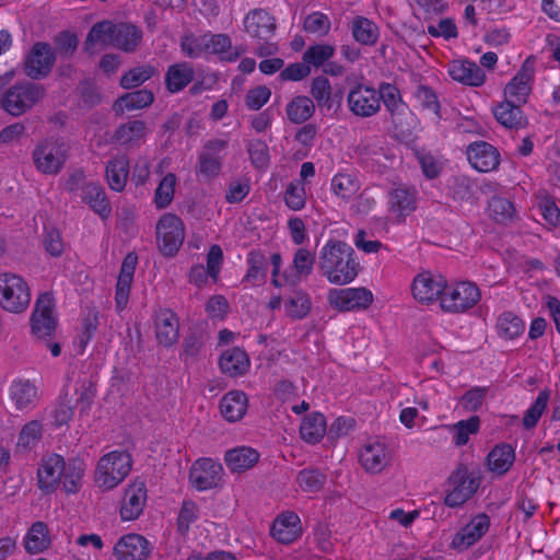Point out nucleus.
Listing matches in <instances>:
<instances>
[{
  "instance_id": "nucleus-1",
  "label": "nucleus",
  "mask_w": 560,
  "mask_h": 560,
  "mask_svg": "<svg viewBox=\"0 0 560 560\" xmlns=\"http://www.w3.org/2000/svg\"><path fill=\"white\" fill-rule=\"evenodd\" d=\"M318 269L334 284H347L360 270L354 249L346 242L329 240L320 249Z\"/></svg>"
},
{
  "instance_id": "nucleus-2",
  "label": "nucleus",
  "mask_w": 560,
  "mask_h": 560,
  "mask_svg": "<svg viewBox=\"0 0 560 560\" xmlns=\"http://www.w3.org/2000/svg\"><path fill=\"white\" fill-rule=\"evenodd\" d=\"M245 32L257 42V55L270 56L278 51L271 42L277 28L276 19L264 9L249 11L244 19Z\"/></svg>"
},
{
  "instance_id": "nucleus-3",
  "label": "nucleus",
  "mask_w": 560,
  "mask_h": 560,
  "mask_svg": "<svg viewBox=\"0 0 560 560\" xmlns=\"http://www.w3.org/2000/svg\"><path fill=\"white\" fill-rule=\"evenodd\" d=\"M481 299L479 288L470 281H446L441 295V308L445 313L462 314L472 308Z\"/></svg>"
},
{
  "instance_id": "nucleus-4",
  "label": "nucleus",
  "mask_w": 560,
  "mask_h": 560,
  "mask_svg": "<svg viewBox=\"0 0 560 560\" xmlns=\"http://www.w3.org/2000/svg\"><path fill=\"white\" fill-rule=\"evenodd\" d=\"M45 95V88L34 82L16 83L9 88L1 98L2 108L12 116L30 110Z\"/></svg>"
},
{
  "instance_id": "nucleus-5",
  "label": "nucleus",
  "mask_w": 560,
  "mask_h": 560,
  "mask_svg": "<svg viewBox=\"0 0 560 560\" xmlns=\"http://www.w3.org/2000/svg\"><path fill=\"white\" fill-rule=\"evenodd\" d=\"M131 469V456L127 452L113 451L97 464L95 479L100 487L113 489L120 483Z\"/></svg>"
},
{
  "instance_id": "nucleus-6",
  "label": "nucleus",
  "mask_w": 560,
  "mask_h": 560,
  "mask_svg": "<svg viewBox=\"0 0 560 560\" xmlns=\"http://www.w3.org/2000/svg\"><path fill=\"white\" fill-rule=\"evenodd\" d=\"M31 301L27 283L18 275H0V305L11 313L25 311Z\"/></svg>"
},
{
  "instance_id": "nucleus-7",
  "label": "nucleus",
  "mask_w": 560,
  "mask_h": 560,
  "mask_svg": "<svg viewBox=\"0 0 560 560\" xmlns=\"http://www.w3.org/2000/svg\"><path fill=\"white\" fill-rule=\"evenodd\" d=\"M185 238L183 221L173 213L162 215L156 224V241L164 256H174Z\"/></svg>"
},
{
  "instance_id": "nucleus-8",
  "label": "nucleus",
  "mask_w": 560,
  "mask_h": 560,
  "mask_svg": "<svg viewBox=\"0 0 560 560\" xmlns=\"http://www.w3.org/2000/svg\"><path fill=\"white\" fill-rule=\"evenodd\" d=\"M32 155L39 172L55 175L61 171L67 160V147L57 141L46 140L35 147Z\"/></svg>"
},
{
  "instance_id": "nucleus-9",
  "label": "nucleus",
  "mask_w": 560,
  "mask_h": 560,
  "mask_svg": "<svg viewBox=\"0 0 560 560\" xmlns=\"http://www.w3.org/2000/svg\"><path fill=\"white\" fill-rule=\"evenodd\" d=\"M54 299L49 293L39 295L31 316L32 334L37 339L51 337L57 327V319L52 315Z\"/></svg>"
},
{
  "instance_id": "nucleus-10",
  "label": "nucleus",
  "mask_w": 560,
  "mask_h": 560,
  "mask_svg": "<svg viewBox=\"0 0 560 560\" xmlns=\"http://www.w3.org/2000/svg\"><path fill=\"white\" fill-rule=\"evenodd\" d=\"M329 304L341 312L365 310L373 302V294L365 288L331 289L328 292Z\"/></svg>"
},
{
  "instance_id": "nucleus-11",
  "label": "nucleus",
  "mask_w": 560,
  "mask_h": 560,
  "mask_svg": "<svg viewBox=\"0 0 560 560\" xmlns=\"http://www.w3.org/2000/svg\"><path fill=\"white\" fill-rule=\"evenodd\" d=\"M56 60L55 52L49 44L35 43L24 60V73L33 79L46 78L51 71Z\"/></svg>"
},
{
  "instance_id": "nucleus-12",
  "label": "nucleus",
  "mask_w": 560,
  "mask_h": 560,
  "mask_svg": "<svg viewBox=\"0 0 560 560\" xmlns=\"http://www.w3.org/2000/svg\"><path fill=\"white\" fill-rule=\"evenodd\" d=\"M350 112L361 118L372 117L381 109L377 91L374 88L357 84L347 96Z\"/></svg>"
},
{
  "instance_id": "nucleus-13",
  "label": "nucleus",
  "mask_w": 560,
  "mask_h": 560,
  "mask_svg": "<svg viewBox=\"0 0 560 560\" xmlns=\"http://www.w3.org/2000/svg\"><path fill=\"white\" fill-rule=\"evenodd\" d=\"M446 280L431 272H421L413 278L411 292L415 300L422 304H431L439 300L445 290Z\"/></svg>"
},
{
  "instance_id": "nucleus-14",
  "label": "nucleus",
  "mask_w": 560,
  "mask_h": 560,
  "mask_svg": "<svg viewBox=\"0 0 560 560\" xmlns=\"http://www.w3.org/2000/svg\"><path fill=\"white\" fill-rule=\"evenodd\" d=\"M535 60L528 57L522 65L515 77L506 84L504 89L505 100L517 104H525L532 91L530 82L534 79Z\"/></svg>"
},
{
  "instance_id": "nucleus-15",
  "label": "nucleus",
  "mask_w": 560,
  "mask_h": 560,
  "mask_svg": "<svg viewBox=\"0 0 560 560\" xmlns=\"http://www.w3.org/2000/svg\"><path fill=\"white\" fill-rule=\"evenodd\" d=\"M222 465L211 458L195 462L190 469V481L199 491L217 488L221 482Z\"/></svg>"
},
{
  "instance_id": "nucleus-16",
  "label": "nucleus",
  "mask_w": 560,
  "mask_h": 560,
  "mask_svg": "<svg viewBox=\"0 0 560 560\" xmlns=\"http://www.w3.org/2000/svg\"><path fill=\"white\" fill-rule=\"evenodd\" d=\"M228 142L220 139L209 140L205 143L198 156V172L210 179L218 176L222 167L221 152Z\"/></svg>"
},
{
  "instance_id": "nucleus-17",
  "label": "nucleus",
  "mask_w": 560,
  "mask_h": 560,
  "mask_svg": "<svg viewBox=\"0 0 560 560\" xmlns=\"http://www.w3.org/2000/svg\"><path fill=\"white\" fill-rule=\"evenodd\" d=\"M466 153L470 165L479 172L493 171L500 164L499 151L485 141H476L469 144Z\"/></svg>"
},
{
  "instance_id": "nucleus-18",
  "label": "nucleus",
  "mask_w": 560,
  "mask_h": 560,
  "mask_svg": "<svg viewBox=\"0 0 560 560\" xmlns=\"http://www.w3.org/2000/svg\"><path fill=\"white\" fill-rule=\"evenodd\" d=\"M138 262V256L131 252L122 260L120 271L116 283L115 303L116 310L121 312L126 308L129 301V293L133 280V273Z\"/></svg>"
},
{
  "instance_id": "nucleus-19",
  "label": "nucleus",
  "mask_w": 560,
  "mask_h": 560,
  "mask_svg": "<svg viewBox=\"0 0 560 560\" xmlns=\"http://www.w3.org/2000/svg\"><path fill=\"white\" fill-rule=\"evenodd\" d=\"M150 552V542L138 534L122 536L114 547V553L119 560H145Z\"/></svg>"
},
{
  "instance_id": "nucleus-20",
  "label": "nucleus",
  "mask_w": 560,
  "mask_h": 560,
  "mask_svg": "<svg viewBox=\"0 0 560 560\" xmlns=\"http://www.w3.org/2000/svg\"><path fill=\"white\" fill-rule=\"evenodd\" d=\"M147 502V487L143 481H135L125 490L120 506L124 521H133L142 513Z\"/></svg>"
},
{
  "instance_id": "nucleus-21",
  "label": "nucleus",
  "mask_w": 560,
  "mask_h": 560,
  "mask_svg": "<svg viewBox=\"0 0 560 560\" xmlns=\"http://www.w3.org/2000/svg\"><path fill=\"white\" fill-rule=\"evenodd\" d=\"M154 324L155 336L160 345L171 347L178 340L179 320L172 310H160L155 314Z\"/></svg>"
},
{
  "instance_id": "nucleus-22",
  "label": "nucleus",
  "mask_w": 560,
  "mask_h": 560,
  "mask_svg": "<svg viewBox=\"0 0 560 560\" xmlns=\"http://www.w3.org/2000/svg\"><path fill=\"white\" fill-rule=\"evenodd\" d=\"M66 470V462L62 456L54 454L49 456L38 468L37 478L40 489L49 492L52 491Z\"/></svg>"
},
{
  "instance_id": "nucleus-23",
  "label": "nucleus",
  "mask_w": 560,
  "mask_h": 560,
  "mask_svg": "<svg viewBox=\"0 0 560 560\" xmlns=\"http://www.w3.org/2000/svg\"><path fill=\"white\" fill-rule=\"evenodd\" d=\"M448 73L453 80L470 86H480L486 80L483 70L469 60H453L450 63Z\"/></svg>"
},
{
  "instance_id": "nucleus-24",
  "label": "nucleus",
  "mask_w": 560,
  "mask_h": 560,
  "mask_svg": "<svg viewBox=\"0 0 560 560\" xmlns=\"http://www.w3.org/2000/svg\"><path fill=\"white\" fill-rule=\"evenodd\" d=\"M81 199L101 217L107 220L112 214V207L107 199L104 188L93 182L84 184L82 187Z\"/></svg>"
},
{
  "instance_id": "nucleus-25",
  "label": "nucleus",
  "mask_w": 560,
  "mask_h": 560,
  "mask_svg": "<svg viewBox=\"0 0 560 560\" xmlns=\"http://www.w3.org/2000/svg\"><path fill=\"white\" fill-rule=\"evenodd\" d=\"M498 122L509 129H521L527 125V118L521 109V104L504 100L493 108Z\"/></svg>"
},
{
  "instance_id": "nucleus-26",
  "label": "nucleus",
  "mask_w": 560,
  "mask_h": 560,
  "mask_svg": "<svg viewBox=\"0 0 560 560\" xmlns=\"http://www.w3.org/2000/svg\"><path fill=\"white\" fill-rule=\"evenodd\" d=\"M416 189L397 187L389 192V209L396 214L399 222L416 210Z\"/></svg>"
},
{
  "instance_id": "nucleus-27",
  "label": "nucleus",
  "mask_w": 560,
  "mask_h": 560,
  "mask_svg": "<svg viewBox=\"0 0 560 560\" xmlns=\"http://www.w3.org/2000/svg\"><path fill=\"white\" fill-rule=\"evenodd\" d=\"M224 460L232 472H243L258 463L259 453L249 446H238L229 450L225 453Z\"/></svg>"
},
{
  "instance_id": "nucleus-28",
  "label": "nucleus",
  "mask_w": 560,
  "mask_h": 560,
  "mask_svg": "<svg viewBox=\"0 0 560 560\" xmlns=\"http://www.w3.org/2000/svg\"><path fill=\"white\" fill-rule=\"evenodd\" d=\"M249 364L247 353L238 347L225 350L219 361L221 371L229 376L244 375L248 371Z\"/></svg>"
},
{
  "instance_id": "nucleus-29",
  "label": "nucleus",
  "mask_w": 560,
  "mask_h": 560,
  "mask_svg": "<svg viewBox=\"0 0 560 560\" xmlns=\"http://www.w3.org/2000/svg\"><path fill=\"white\" fill-rule=\"evenodd\" d=\"M360 463L369 472H381L389 463L386 446L378 442L366 444L360 453Z\"/></svg>"
},
{
  "instance_id": "nucleus-30",
  "label": "nucleus",
  "mask_w": 560,
  "mask_h": 560,
  "mask_svg": "<svg viewBox=\"0 0 560 560\" xmlns=\"http://www.w3.org/2000/svg\"><path fill=\"white\" fill-rule=\"evenodd\" d=\"M490 518L486 514H479L468 523L453 540L455 546H464L465 548L474 545L489 529Z\"/></svg>"
},
{
  "instance_id": "nucleus-31",
  "label": "nucleus",
  "mask_w": 560,
  "mask_h": 560,
  "mask_svg": "<svg viewBox=\"0 0 560 560\" xmlns=\"http://www.w3.org/2000/svg\"><path fill=\"white\" fill-rule=\"evenodd\" d=\"M247 410V397L241 390H231L220 401V411L224 419L235 422L243 418Z\"/></svg>"
},
{
  "instance_id": "nucleus-32",
  "label": "nucleus",
  "mask_w": 560,
  "mask_h": 560,
  "mask_svg": "<svg viewBox=\"0 0 560 560\" xmlns=\"http://www.w3.org/2000/svg\"><path fill=\"white\" fill-rule=\"evenodd\" d=\"M299 523L300 518L295 513L288 512L281 514L275 520L271 526V535L282 544H290L298 536Z\"/></svg>"
},
{
  "instance_id": "nucleus-33",
  "label": "nucleus",
  "mask_w": 560,
  "mask_h": 560,
  "mask_svg": "<svg viewBox=\"0 0 560 560\" xmlns=\"http://www.w3.org/2000/svg\"><path fill=\"white\" fill-rule=\"evenodd\" d=\"M314 101L305 95L294 96L285 106V115L290 122L305 124L315 114Z\"/></svg>"
},
{
  "instance_id": "nucleus-34",
  "label": "nucleus",
  "mask_w": 560,
  "mask_h": 560,
  "mask_svg": "<svg viewBox=\"0 0 560 560\" xmlns=\"http://www.w3.org/2000/svg\"><path fill=\"white\" fill-rule=\"evenodd\" d=\"M206 52L220 55L224 61H235L240 57V51L232 49V42L226 34H205L203 35Z\"/></svg>"
},
{
  "instance_id": "nucleus-35",
  "label": "nucleus",
  "mask_w": 560,
  "mask_h": 560,
  "mask_svg": "<svg viewBox=\"0 0 560 560\" xmlns=\"http://www.w3.org/2000/svg\"><path fill=\"white\" fill-rule=\"evenodd\" d=\"M487 460L491 471L504 475L510 470L515 460V451L510 444H498L488 454Z\"/></svg>"
},
{
  "instance_id": "nucleus-36",
  "label": "nucleus",
  "mask_w": 560,
  "mask_h": 560,
  "mask_svg": "<svg viewBox=\"0 0 560 560\" xmlns=\"http://www.w3.org/2000/svg\"><path fill=\"white\" fill-rule=\"evenodd\" d=\"M10 397L18 410L28 409L35 405L37 388L27 380H16L10 386Z\"/></svg>"
},
{
  "instance_id": "nucleus-37",
  "label": "nucleus",
  "mask_w": 560,
  "mask_h": 560,
  "mask_svg": "<svg viewBox=\"0 0 560 560\" xmlns=\"http://www.w3.org/2000/svg\"><path fill=\"white\" fill-rule=\"evenodd\" d=\"M154 95L150 90L141 89L121 95L114 104V110L119 114L125 110L141 109L150 106Z\"/></svg>"
},
{
  "instance_id": "nucleus-38",
  "label": "nucleus",
  "mask_w": 560,
  "mask_h": 560,
  "mask_svg": "<svg viewBox=\"0 0 560 560\" xmlns=\"http://www.w3.org/2000/svg\"><path fill=\"white\" fill-rule=\"evenodd\" d=\"M350 30L354 40L361 45L373 46L378 39V26L368 18H353Z\"/></svg>"
},
{
  "instance_id": "nucleus-39",
  "label": "nucleus",
  "mask_w": 560,
  "mask_h": 560,
  "mask_svg": "<svg viewBox=\"0 0 560 560\" xmlns=\"http://www.w3.org/2000/svg\"><path fill=\"white\" fill-rule=\"evenodd\" d=\"M194 69L187 62L172 65L165 75L166 88L175 93L186 88L194 79Z\"/></svg>"
},
{
  "instance_id": "nucleus-40",
  "label": "nucleus",
  "mask_w": 560,
  "mask_h": 560,
  "mask_svg": "<svg viewBox=\"0 0 560 560\" xmlns=\"http://www.w3.org/2000/svg\"><path fill=\"white\" fill-rule=\"evenodd\" d=\"M129 172V161L126 156H117L106 165V178L109 187L115 191H122L126 187Z\"/></svg>"
},
{
  "instance_id": "nucleus-41",
  "label": "nucleus",
  "mask_w": 560,
  "mask_h": 560,
  "mask_svg": "<svg viewBox=\"0 0 560 560\" xmlns=\"http://www.w3.org/2000/svg\"><path fill=\"white\" fill-rule=\"evenodd\" d=\"M326 432V420L324 415L313 412L306 416L300 427L301 438L307 443L319 442Z\"/></svg>"
},
{
  "instance_id": "nucleus-42",
  "label": "nucleus",
  "mask_w": 560,
  "mask_h": 560,
  "mask_svg": "<svg viewBox=\"0 0 560 560\" xmlns=\"http://www.w3.org/2000/svg\"><path fill=\"white\" fill-rule=\"evenodd\" d=\"M141 32L127 23L116 24L113 46L126 52L133 51L141 40Z\"/></svg>"
},
{
  "instance_id": "nucleus-43",
  "label": "nucleus",
  "mask_w": 560,
  "mask_h": 560,
  "mask_svg": "<svg viewBox=\"0 0 560 560\" xmlns=\"http://www.w3.org/2000/svg\"><path fill=\"white\" fill-rule=\"evenodd\" d=\"M498 335L505 340H513L523 335L524 322L513 312L502 313L495 324Z\"/></svg>"
},
{
  "instance_id": "nucleus-44",
  "label": "nucleus",
  "mask_w": 560,
  "mask_h": 560,
  "mask_svg": "<svg viewBox=\"0 0 560 560\" xmlns=\"http://www.w3.org/2000/svg\"><path fill=\"white\" fill-rule=\"evenodd\" d=\"M115 27L116 24L110 21H102L94 24L86 36L84 49L90 51L96 43L113 46Z\"/></svg>"
},
{
  "instance_id": "nucleus-45",
  "label": "nucleus",
  "mask_w": 560,
  "mask_h": 560,
  "mask_svg": "<svg viewBox=\"0 0 560 560\" xmlns=\"http://www.w3.org/2000/svg\"><path fill=\"white\" fill-rule=\"evenodd\" d=\"M376 91L378 102L384 103L395 121V116L401 114L405 107L398 89L390 83L382 82Z\"/></svg>"
},
{
  "instance_id": "nucleus-46",
  "label": "nucleus",
  "mask_w": 560,
  "mask_h": 560,
  "mask_svg": "<svg viewBox=\"0 0 560 560\" xmlns=\"http://www.w3.org/2000/svg\"><path fill=\"white\" fill-rule=\"evenodd\" d=\"M50 545L48 528L44 522L34 523L25 538V549L30 553L44 551Z\"/></svg>"
},
{
  "instance_id": "nucleus-47",
  "label": "nucleus",
  "mask_w": 560,
  "mask_h": 560,
  "mask_svg": "<svg viewBox=\"0 0 560 560\" xmlns=\"http://www.w3.org/2000/svg\"><path fill=\"white\" fill-rule=\"evenodd\" d=\"M448 481L453 488L460 491L466 499H470L479 487L478 479L469 474L468 468L463 465L451 475Z\"/></svg>"
},
{
  "instance_id": "nucleus-48",
  "label": "nucleus",
  "mask_w": 560,
  "mask_h": 560,
  "mask_svg": "<svg viewBox=\"0 0 560 560\" xmlns=\"http://www.w3.org/2000/svg\"><path fill=\"white\" fill-rule=\"evenodd\" d=\"M488 209L493 220L501 224H508L516 217L513 202L504 197L493 196L489 201Z\"/></svg>"
},
{
  "instance_id": "nucleus-49",
  "label": "nucleus",
  "mask_w": 560,
  "mask_h": 560,
  "mask_svg": "<svg viewBox=\"0 0 560 560\" xmlns=\"http://www.w3.org/2000/svg\"><path fill=\"white\" fill-rule=\"evenodd\" d=\"M147 133V124L142 120H130L120 125L113 139L120 144H129L142 139Z\"/></svg>"
},
{
  "instance_id": "nucleus-50",
  "label": "nucleus",
  "mask_w": 560,
  "mask_h": 560,
  "mask_svg": "<svg viewBox=\"0 0 560 560\" xmlns=\"http://www.w3.org/2000/svg\"><path fill=\"white\" fill-rule=\"evenodd\" d=\"M311 306L310 295L302 290H295L284 305L287 315L293 319H302L307 316Z\"/></svg>"
},
{
  "instance_id": "nucleus-51",
  "label": "nucleus",
  "mask_w": 560,
  "mask_h": 560,
  "mask_svg": "<svg viewBox=\"0 0 560 560\" xmlns=\"http://www.w3.org/2000/svg\"><path fill=\"white\" fill-rule=\"evenodd\" d=\"M248 270L244 278L253 283L264 282L268 270L266 256L257 250H252L247 256Z\"/></svg>"
},
{
  "instance_id": "nucleus-52",
  "label": "nucleus",
  "mask_w": 560,
  "mask_h": 560,
  "mask_svg": "<svg viewBox=\"0 0 560 560\" xmlns=\"http://www.w3.org/2000/svg\"><path fill=\"white\" fill-rule=\"evenodd\" d=\"M176 175L167 173L160 182L154 192V203L158 209H165L174 198Z\"/></svg>"
},
{
  "instance_id": "nucleus-53",
  "label": "nucleus",
  "mask_w": 560,
  "mask_h": 560,
  "mask_svg": "<svg viewBox=\"0 0 560 560\" xmlns=\"http://www.w3.org/2000/svg\"><path fill=\"white\" fill-rule=\"evenodd\" d=\"M296 482L303 491L317 492L324 487L326 476L319 469L306 468L298 474Z\"/></svg>"
},
{
  "instance_id": "nucleus-54",
  "label": "nucleus",
  "mask_w": 560,
  "mask_h": 560,
  "mask_svg": "<svg viewBox=\"0 0 560 560\" xmlns=\"http://www.w3.org/2000/svg\"><path fill=\"white\" fill-rule=\"evenodd\" d=\"M42 435V423L37 420H32L22 428L18 438L16 447L24 451L31 450L40 441Z\"/></svg>"
},
{
  "instance_id": "nucleus-55",
  "label": "nucleus",
  "mask_w": 560,
  "mask_h": 560,
  "mask_svg": "<svg viewBox=\"0 0 560 560\" xmlns=\"http://www.w3.org/2000/svg\"><path fill=\"white\" fill-rule=\"evenodd\" d=\"M311 95L318 107H326L327 109L332 107L331 85L326 77L319 75L313 79L311 84Z\"/></svg>"
},
{
  "instance_id": "nucleus-56",
  "label": "nucleus",
  "mask_w": 560,
  "mask_h": 560,
  "mask_svg": "<svg viewBox=\"0 0 560 560\" xmlns=\"http://www.w3.org/2000/svg\"><path fill=\"white\" fill-rule=\"evenodd\" d=\"M155 73L152 66H142L130 69L120 78V86L126 90L137 88L148 81Z\"/></svg>"
},
{
  "instance_id": "nucleus-57",
  "label": "nucleus",
  "mask_w": 560,
  "mask_h": 560,
  "mask_svg": "<svg viewBox=\"0 0 560 560\" xmlns=\"http://www.w3.org/2000/svg\"><path fill=\"white\" fill-rule=\"evenodd\" d=\"M549 396L550 394L548 390H541L538 394L535 402L529 407L523 417V425L525 429H533L537 425L541 415L547 408Z\"/></svg>"
},
{
  "instance_id": "nucleus-58",
  "label": "nucleus",
  "mask_w": 560,
  "mask_h": 560,
  "mask_svg": "<svg viewBox=\"0 0 560 560\" xmlns=\"http://www.w3.org/2000/svg\"><path fill=\"white\" fill-rule=\"evenodd\" d=\"M335 48L327 44H317L310 46L303 54V61L307 66L314 67L323 66L328 59L334 56Z\"/></svg>"
},
{
  "instance_id": "nucleus-59",
  "label": "nucleus",
  "mask_w": 560,
  "mask_h": 560,
  "mask_svg": "<svg viewBox=\"0 0 560 560\" xmlns=\"http://www.w3.org/2000/svg\"><path fill=\"white\" fill-rule=\"evenodd\" d=\"M199 517V506L196 502L188 500L184 501L177 517V528L182 535H186L190 525Z\"/></svg>"
},
{
  "instance_id": "nucleus-60",
  "label": "nucleus",
  "mask_w": 560,
  "mask_h": 560,
  "mask_svg": "<svg viewBox=\"0 0 560 560\" xmlns=\"http://www.w3.org/2000/svg\"><path fill=\"white\" fill-rule=\"evenodd\" d=\"M479 423V417L472 416L454 424V443L458 446L465 445L469 440V434L478 432Z\"/></svg>"
},
{
  "instance_id": "nucleus-61",
  "label": "nucleus",
  "mask_w": 560,
  "mask_h": 560,
  "mask_svg": "<svg viewBox=\"0 0 560 560\" xmlns=\"http://www.w3.org/2000/svg\"><path fill=\"white\" fill-rule=\"evenodd\" d=\"M203 346L202 334L199 330H191L183 341V352L180 359L185 362L195 360Z\"/></svg>"
},
{
  "instance_id": "nucleus-62",
  "label": "nucleus",
  "mask_w": 560,
  "mask_h": 560,
  "mask_svg": "<svg viewBox=\"0 0 560 560\" xmlns=\"http://www.w3.org/2000/svg\"><path fill=\"white\" fill-rule=\"evenodd\" d=\"M271 97V90L266 85L249 89L245 95V106L250 110H259Z\"/></svg>"
},
{
  "instance_id": "nucleus-63",
  "label": "nucleus",
  "mask_w": 560,
  "mask_h": 560,
  "mask_svg": "<svg viewBox=\"0 0 560 560\" xmlns=\"http://www.w3.org/2000/svg\"><path fill=\"white\" fill-rule=\"evenodd\" d=\"M315 255L306 248H299L293 258V268L298 277H307L313 271Z\"/></svg>"
},
{
  "instance_id": "nucleus-64",
  "label": "nucleus",
  "mask_w": 560,
  "mask_h": 560,
  "mask_svg": "<svg viewBox=\"0 0 560 560\" xmlns=\"http://www.w3.org/2000/svg\"><path fill=\"white\" fill-rule=\"evenodd\" d=\"M248 154L253 165L257 168H266L269 164V149L265 141L253 140L248 144Z\"/></svg>"
}]
</instances>
